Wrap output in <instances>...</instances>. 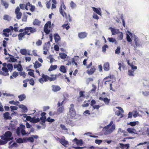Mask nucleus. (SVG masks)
Returning <instances> with one entry per match:
<instances>
[{"label": "nucleus", "mask_w": 149, "mask_h": 149, "mask_svg": "<svg viewBox=\"0 0 149 149\" xmlns=\"http://www.w3.org/2000/svg\"><path fill=\"white\" fill-rule=\"evenodd\" d=\"M99 100H103L104 102L106 105H109L110 100V99H108L107 97L104 98H103L102 97H99Z\"/></svg>", "instance_id": "obj_17"}, {"label": "nucleus", "mask_w": 149, "mask_h": 149, "mask_svg": "<svg viewBox=\"0 0 149 149\" xmlns=\"http://www.w3.org/2000/svg\"><path fill=\"white\" fill-rule=\"evenodd\" d=\"M85 92L84 91H80L79 92V96L77 98L78 101L81 102L83 101L86 97L84 93Z\"/></svg>", "instance_id": "obj_11"}, {"label": "nucleus", "mask_w": 149, "mask_h": 149, "mask_svg": "<svg viewBox=\"0 0 149 149\" xmlns=\"http://www.w3.org/2000/svg\"><path fill=\"white\" fill-rule=\"evenodd\" d=\"M119 34L118 36V38L120 40H122L123 37V34L122 32H119Z\"/></svg>", "instance_id": "obj_49"}, {"label": "nucleus", "mask_w": 149, "mask_h": 149, "mask_svg": "<svg viewBox=\"0 0 149 149\" xmlns=\"http://www.w3.org/2000/svg\"><path fill=\"white\" fill-rule=\"evenodd\" d=\"M108 40L109 42H113L116 41L115 39L113 38H109Z\"/></svg>", "instance_id": "obj_50"}, {"label": "nucleus", "mask_w": 149, "mask_h": 149, "mask_svg": "<svg viewBox=\"0 0 149 149\" xmlns=\"http://www.w3.org/2000/svg\"><path fill=\"white\" fill-rule=\"evenodd\" d=\"M29 71H31V72H28V74L29 75L33 77H35V76L34 75L33 72H34V70H33L31 69H29Z\"/></svg>", "instance_id": "obj_38"}, {"label": "nucleus", "mask_w": 149, "mask_h": 149, "mask_svg": "<svg viewBox=\"0 0 149 149\" xmlns=\"http://www.w3.org/2000/svg\"><path fill=\"white\" fill-rule=\"evenodd\" d=\"M92 8L94 11L98 15L100 16L101 15V10L100 8H96L94 7H92Z\"/></svg>", "instance_id": "obj_20"}, {"label": "nucleus", "mask_w": 149, "mask_h": 149, "mask_svg": "<svg viewBox=\"0 0 149 149\" xmlns=\"http://www.w3.org/2000/svg\"><path fill=\"white\" fill-rule=\"evenodd\" d=\"M70 7L72 9H73L76 6V4L73 1H71L70 3Z\"/></svg>", "instance_id": "obj_45"}, {"label": "nucleus", "mask_w": 149, "mask_h": 149, "mask_svg": "<svg viewBox=\"0 0 149 149\" xmlns=\"http://www.w3.org/2000/svg\"><path fill=\"white\" fill-rule=\"evenodd\" d=\"M120 146L119 147L122 149H129L130 147L129 144H124L122 143H119Z\"/></svg>", "instance_id": "obj_19"}, {"label": "nucleus", "mask_w": 149, "mask_h": 149, "mask_svg": "<svg viewBox=\"0 0 149 149\" xmlns=\"http://www.w3.org/2000/svg\"><path fill=\"white\" fill-rule=\"evenodd\" d=\"M113 124V121H111L109 124L104 127L102 129V132L104 135H107L111 133L115 128V125Z\"/></svg>", "instance_id": "obj_1"}, {"label": "nucleus", "mask_w": 149, "mask_h": 149, "mask_svg": "<svg viewBox=\"0 0 149 149\" xmlns=\"http://www.w3.org/2000/svg\"><path fill=\"white\" fill-rule=\"evenodd\" d=\"M18 97L19 98V101H21L25 99L26 98V97L24 94H23L18 96Z\"/></svg>", "instance_id": "obj_32"}, {"label": "nucleus", "mask_w": 149, "mask_h": 149, "mask_svg": "<svg viewBox=\"0 0 149 149\" xmlns=\"http://www.w3.org/2000/svg\"><path fill=\"white\" fill-rule=\"evenodd\" d=\"M88 33L86 32H81L78 33V36L81 39H84L87 37Z\"/></svg>", "instance_id": "obj_13"}, {"label": "nucleus", "mask_w": 149, "mask_h": 149, "mask_svg": "<svg viewBox=\"0 0 149 149\" xmlns=\"http://www.w3.org/2000/svg\"><path fill=\"white\" fill-rule=\"evenodd\" d=\"M18 68H17V70L19 71H22L23 70V68L22 66L21 65L19 64H18Z\"/></svg>", "instance_id": "obj_52"}, {"label": "nucleus", "mask_w": 149, "mask_h": 149, "mask_svg": "<svg viewBox=\"0 0 149 149\" xmlns=\"http://www.w3.org/2000/svg\"><path fill=\"white\" fill-rule=\"evenodd\" d=\"M40 121V119L39 118H37L36 119L34 118H32V120L31 122L33 123H37L38 122Z\"/></svg>", "instance_id": "obj_40"}, {"label": "nucleus", "mask_w": 149, "mask_h": 149, "mask_svg": "<svg viewBox=\"0 0 149 149\" xmlns=\"http://www.w3.org/2000/svg\"><path fill=\"white\" fill-rule=\"evenodd\" d=\"M96 102L95 100H92L91 101V103L90 104L91 105L92 107L94 106L96 104Z\"/></svg>", "instance_id": "obj_56"}, {"label": "nucleus", "mask_w": 149, "mask_h": 149, "mask_svg": "<svg viewBox=\"0 0 149 149\" xmlns=\"http://www.w3.org/2000/svg\"><path fill=\"white\" fill-rule=\"evenodd\" d=\"M74 105L73 104H71L70 105V107L69 111V115H70V118L72 119L76 115V111L74 108Z\"/></svg>", "instance_id": "obj_3"}, {"label": "nucleus", "mask_w": 149, "mask_h": 149, "mask_svg": "<svg viewBox=\"0 0 149 149\" xmlns=\"http://www.w3.org/2000/svg\"><path fill=\"white\" fill-rule=\"evenodd\" d=\"M20 108H22L23 110L25 112H26L27 111V107L23 105H21L19 107Z\"/></svg>", "instance_id": "obj_44"}, {"label": "nucleus", "mask_w": 149, "mask_h": 149, "mask_svg": "<svg viewBox=\"0 0 149 149\" xmlns=\"http://www.w3.org/2000/svg\"><path fill=\"white\" fill-rule=\"evenodd\" d=\"M103 68L104 70L106 71H108L109 70V63H105L104 65Z\"/></svg>", "instance_id": "obj_22"}, {"label": "nucleus", "mask_w": 149, "mask_h": 149, "mask_svg": "<svg viewBox=\"0 0 149 149\" xmlns=\"http://www.w3.org/2000/svg\"><path fill=\"white\" fill-rule=\"evenodd\" d=\"M127 131L130 134H132L134 133V131H135V130L133 128H128L127 130Z\"/></svg>", "instance_id": "obj_35"}, {"label": "nucleus", "mask_w": 149, "mask_h": 149, "mask_svg": "<svg viewBox=\"0 0 149 149\" xmlns=\"http://www.w3.org/2000/svg\"><path fill=\"white\" fill-rule=\"evenodd\" d=\"M46 121L52 123L54 122L55 120L51 118L50 117H48L46 119Z\"/></svg>", "instance_id": "obj_51"}, {"label": "nucleus", "mask_w": 149, "mask_h": 149, "mask_svg": "<svg viewBox=\"0 0 149 149\" xmlns=\"http://www.w3.org/2000/svg\"><path fill=\"white\" fill-rule=\"evenodd\" d=\"M118 65H119L118 69L120 70H121V68L122 67L123 69H124L125 68V66L124 64H122L121 63H118Z\"/></svg>", "instance_id": "obj_47"}, {"label": "nucleus", "mask_w": 149, "mask_h": 149, "mask_svg": "<svg viewBox=\"0 0 149 149\" xmlns=\"http://www.w3.org/2000/svg\"><path fill=\"white\" fill-rule=\"evenodd\" d=\"M46 118V116L45 117H41L40 119V120L42 122V123H45V120Z\"/></svg>", "instance_id": "obj_61"}, {"label": "nucleus", "mask_w": 149, "mask_h": 149, "mask_svg": "<svg viewBox=\"0 0 149 149\" xmlns=\"http://www.w3.org/2000/svg\"><path fill=\"white\" fill-rule=\"evenodd\" d=\"M3 67H6V66H7L9 71L10 72L13 70V65L12 64L10 63L7 64L6 63H3Z\"/></svg>", "instance_id": "obj_14"}, {"label": "nucleus", "mask_w": 149, "mask_h": 149, "mask_svg": "<svg viewBox=\"0 0 149 149\" xmlns=\"http://www.w3.org/2000/svg\"><path fill=\"white\" fill-rule=\"evenodd\" d=\"M33 64L34 67L36 69L40 67L42 65L41 64L37 61H36L35 63H33Z\"/></svg>", "instance_id": "obj_27"}, {"label": "nucleus", "mask_w": 149, "mask_h": 149, "mask_svg": "<svg viewBox=\"0 0 149 149\" xmlns=\"http://www.w3.org/2000/svg\"><path fill=\"white\" fill-rule=\"evenodd\" d=\"M12 135V133L10 131L6 132L3 136H1V139L5 141L8 142L12 139L13 138L11 137Z\"/></svg>", "instance_id": "obj_2"}, {"label": "nucleus", "mask_w": 149, "mask_h": 149, "mask_svg": "<svg viewBox=\"0 0 149 149\" xmlns=\"http://www.w3.org/2000/svg\"><path fill=\"white\" fill-rule=\"evenodd\" d=\"M27 141L31 143H33L34 142V139L33 137H29L27 138Z\"/></svg>", "instance_id": "obj_54"}, {"label": "nucleus", "mask_w": 149, "mask_h": 149, "mask_svg": "<svg viewBox=\"0 0 149 149\" xmlns=\"http://www.w3.org/2000/svg\"><path fill=\"white\" fill-rule=\"evenodd\" d=\"M62 26L64 28H65L67 30H68L70 28V26L69 25H68V24L67 23H66L65 24H63Z\"/></svg>", "instance_id": "obj_43"}, {"label": "nucleus", "mask_w": 149, "mask_h": 149, "mask_svg": "<svg viewBox=\"0 0 149 149\" xmlns=\"http://www.w3.org/2000/svg\"><path fill=\"white\" fill-rule=\"evenodd\" d=\"M41 75L42 77L39 79V82L43 84L45 82L49 81V77L48 75H45L43 73H42Z\"/></svg>", "instance_id": "obj_6"}, {"label": "nucleus", "mask_w": 149, "mask_h": 149, "mask_svg": "<svg viewBox=\"0 0 149 149\" xmlns=\"http://www.w3.org/2000/svg\"><path fill=\"white\" fill-rule=\"evenodd\" d=\"M79 57L78 56H75L72 59V63L73 65L74 64L75 65L77 66L78 65L77 62L79 61Z\"/></svg>", "instance_id": "obj_15"}, {"label": "nucleus", "mask_w": 149, "mask_h": 149, "mask_svg": "<svg viewBox=\"0 0 149 149\" xmlns=\"http://www.w3.org/2000/svg\"><path fill=\"white\" fill-rule=\"evenodd\" d=\"M17 143H23V141L22 139L21 138H19L17 139Z\"/></svg>", "instance_id": "obj_63"}, {"label": "nucleus", "mask_w": 149, "mask_h": 149, "mask_svg": "<svg viewBox=\"0 0 149 149\" xmlns=\"http://www.w3.org/2000/svg\"><path fill=\"white\" fill-rule=\"evenodd\" d=\"M31 6V5L30 3L28 2L25 4V9L28 10L30 8Z\"/></svg>", "instance_id": "obj_39"}, {"label": "nucleus", "mask_w": 149, "mask_h": 149, "mask_svg": "<svg viewBox=\"0 0 149 149\" xmlns=\"http://www.w3.org/2000/svg\"><path fill=\"white\" fill-rule=\"evenodd\" d=\"M120 18L122 20V22H123V25L124 27H125V21L123 17V15H122L120 17Z\"/></svg>", "instance_id": "obj_60"}, {"label": "nucleus", "mask_w": 149, "mask_h": 149, "mask_svg": "<svg viewBox=\"0 0 149 149\" xmlns=\"http://www.w3.org/2000/svg\"><path fill=\"white\" fill-rule=\"evenodd\" d=\"M120 47H118L117 49L115 50V53L119 54L120 53Z\"/></svg>", "instance_id": "obj_58"}, {"label": "nucleus", "mask_w": 149, "mask_h": 149, "mask_svg": "<svg viewBox=\"0 0 149 149\" xmlns=\"http://www.w3.org/2000/svg\"><path fill=\"white\" fill-rule=\"evenodd\" d=\"M57 67L58 66L57 65H51L50 66V67L48 71H51L53 70H54L57 69Z\"/></svg>", "instance_id": "obj_29"}, {"label": "nucleus", "mask_w": 149, "mask_h": 149, "mask_svg": "<svg viewBox=\"0 0 149 149\" xmlns=\"http://www.w3.org/2000/svg\"><path fill=\"white\" fill-rule=\"evenodd\" d=\"M60 126L62 130L66 131L68 130V129L66 128L65 126V125L62 124H61Z\"/></svg>", "instance_id": "obj_59"}, {"label": "nucleus", "mask_w": 149, "mask_h": 149, "mask_svg": "<svg viewBox=\"0 0 149 149\" xmlns=\"http://www.w3.org/2000/svg\"><path fill=\"white\" fill-rule=\"evenodd\" d=\"M108 48V46L107 45H104L102 47V51L104 52H105L106 50V48Z\"/></svg>", "instance_id": "obj_55"}, {"label": "nucleus", "mask_w": 149, "mask_h": 149, "mask_svg": "<svg viewBox=\"0 0 149 149\" xmlns=\"http://www.w3.org/2000/svg\"><path fill=\"white\" fill-rule=\"evenodd\" d=\"M10 114L9 112H7L4 113L3 114L4 117L7 119L10 120L11 119V116H9Z\"/></svg>", "instance_id": "obj_26"}, {"label": "nucleus", "mask_w": 149, "mask_h": 149, "mask_svg": "<svg viewBox=\"0 0 149 149\" xmlns=\"http://www.w3.org/2000/svg\"><path fill=\"white\" fill-rule=\"evenodd\" d=\"M52 91L53 92H56L60 90L61 88L58 85H52Z\"/></svg>", "instance_id": "obj_18"}, {"label": "nucleus", "mask_w": 149, "mask_h": 149, "mask_svg": "<svg viewBox=\"0 0 149 149\" xmlns=\"http://www.w3.org/2000/svg\"><path fill=\"white\" fill-rule=\"evenodd\" d=\"M59 11L63 17H65L67 20H68L69 22H71L72 20V18L70 16L69 14L68 16H67V14L64 11H63L62 9V7L61 6H60L59 8Z\"/></svg>", "instance_id": "obj_5"}, {"label": "nucleus", "mask_w": 149, "mask_h": 149, "mask_svg": "<svg viewBox=\"0 0 149 149\" xmlns=\"http://www.w3.org/2000/svg\"><path fill=\"white\" fill-rule=\"evenodd\" d=\"M29 79L28 81H29V83L32 86H33L34 84V81L33 79L31 78L30 79Z\"/></svg>", "instance_id": "obj_46"}, {"label": "nucleus", "mask_w": 149, "mask_h": 149, "mask_svg": "<svg viewBox=\"0 0 149 149\" xmlns=\"http://www.w3.org/2000/svg\"><path fill=\"white\" fill-rule=\"evenodd\" d=\"M20 53L23 55H26L27 54V52L26 49H21L20 50Z\"/></svg>", "instance_id": "obj_37"}, {"label": "nucleus", "mask_w": 149, "mask_h": 149, "mask_svg": "<svg viewBox=\"0 0 149 149\" xmlns=\"http://www.w3.org/2000/svg\"><path fill=\"white\" fill-rule=\"evenodd\" d=\"M29 79H26L23 81V83L24 84H23V86L24 87H26L27 86V82L28 81Z\"/></svg>", "instance_id": "obj_48"}, {"label": "nucleus", "mask_w": 149, "mask_h": 149, "mask_svg": "<svg viewBox=\"0 0 149 149\" xmlns=\"http://www.w3.org/2000/svg\"><path fill=\"white\" fill-rule=\"evenodd\" d=\"M51 22L48 21L46 23L44 27V32L47 35L49 34L50 32V30L48 29L49 26H50L51 25Z\"/></svg>", "instance_id": "obj_10"}, {"label": "nucleus", "mask_w": 149, "mask_h": 149, "mask_svg": "<svg viewBox=\"0 0 149 149\" xmlns=\"http://www.w3.org/2000/svg\"><path fill=\"white\" fill-rule=\"evenodd\" d=\"M96 68L94 66H93L91 68L86 71V73L89 75H91L93 74L95 72Z\"/></svg>", "instance_id": "obj_16"}, {"label": "nucleus", "mask_w": 149, "mask_h": 149, "mask_svg": "<svg viewBox=\"0 0 149 149\" xmlns=\"http://www.w3.org/2000/svg\"><path fill=\"white\" fill-rule=\"evenodd\" d=\"M24 31H27L28 33H33L37 31L36 29L34 27H25L24 29H20L19 30V31L20 33H23Z\"/></svg>", "instance_id": "obj_4"}, {"label": "nucleus", "mask_w": 149, "mask_h": 149, "mask_svg": "<svg viewBox=\"0 0 149 149\" xmlns=\"http://www.w3.org/2000/svg\"><path fill=\"white\" fill-rule=\"evenodd\" d=\"M41 23V22L38 19H36L33 22V24L34 25L39 26Z\"/></svg>", "instance_id": "obj_28"}, {"label": "nucleus", "mask_w": 149, "mask_h": 149, "mask_svg": "<svg viewBox=\"0 0 149 149\" xmlns=\"http://www.w3.org/2000/svg\"><path fill=\"white\" fill-rule=\"evenodd\" d=\"M9 103L11 104L16 105H18V104L19 103L18 101L15 102L13 100L10 101Z\"/></svg>", "instance_id": "obj_41"}, {"label": "nucleus", "mask_w": 149, "mask_h": 149, "mask_svg": "<svg viewBox=\"0 0 149 149\" xmlns=\"http://www.w3.org/2000/svg\"><path fill=\"white\" fill-rule=\"evenodd\" d=\"M20 9L19 7H16L15 9V13L16 15V17L17 19H20L22 15V13L20 12Z\"/></svg>", "instance_id": "obj_7"}, {"label": "nucleus", "mask_w": 149, "mask_h": 149, "mask_svg": "<svg viewBox=\"0 0 149 149\" xmlns=\"http://www.w3.org/2000/svg\"><path fill=\"white\" fill-rule=\"evenodd\" d=\"M31 33H28L26 31H24L23 33H20L18 35V40H23V38H24L25 35H30Z\"/></svg>", "instance_id": "obj_9"}, {"label": "nucleus", "mask_w": 149, "mask_h": 149, "mask_svg": "<svg viewBox=\"0 0 149 149\" xmlns=\"http://www.w3.org/2000/svg\"><path fill=\"white\" fill-rule=\"evenodd\" d=\"M64 110V108L63 106L60 107L57 110V112L58 113H63Z\"/></svg>", "instance_id": "obj_31"}, {"label": "nucleus", "mask_w": 149, "mask_h": 149, "mask_svg": "<svg viewBox=\"0 0 149 149\" xmlns=\"http://www.w3.org/2000/svg\"><path fill=\"white\" fill-rule=\"evenodd\" d=\"M42 43V42L41 40H39L37 41L36 42V45L38 46H40L41 45Z\"/></svg>", "instance_id": "obj_57"}, {"label": "nucleus", "mask_w": 149, "mask_h": 149, "mask_svg": "<svg viewBox=\"0 0 149 149\" xmlns=\"http://www.w3.org/2000/svg\"><path fill=\"white\" fill-rule=\"evenodd\" d=\"M19 7L22 10L25 9V5L24 4H19Z\"/></svg>", "instance_id": "obj_62"}, {"label": "nucleus", "mask_w": 149, "mask_h": 149, "mask_svg": "<svg viewBox=\"0 0 149 149\" xmlns=\"http://www.w3.org/2000/svg\"><path fill=\"white\" fill-rule=\"evenodd\" d=\"M138 123H139V122L138 121H136L131 122L129 123H128L127 124L131 125V126H134Z\"/></svg>", "instance_id": "obj_34"}, {"label": "nucleus", "mask_w": 149, "mask_h": 149, "mask_svg": "<svg viewBox=\"0 0 149 149\" xmlns=\"http://www.w3.org/2000/svg\"><path fill=\"white\" fill-rule=\"evenodd\" d=\"M54 37L55 41L56 42H58L60 40V37L57 33L54 34Z\"/></svg>", "instance_id": "obj_25"}, {"label": "nucleus", "mask_w": 149, "mask_h": 149, "mask_svg": "<svg viewBox=\"0 0 149 149\" xmlns=\"http://www.w3.org/2000/svg\"><path fill=\"white\" fill-rule=\"evenodd\" d=\"M110 29H111L112 34L113 35H115L119 33V30L118 29H116L111 27H110Z\"/></svg>", "instance_id": "obj_21"}, {"label": "nucleus", "mask_w": 149, "mask_h": 149, "mask_svg": "<svg viewBox=\"0 0 149 149\" xmlns=\"http://www.w3.org/2000/svg\"><path fill=\"white\" fill-rule=\"evenodd\" d=\"M134 42L136 46V47L134 46V47L135 48L137 47H140L141 45V44H140V42L138 39L135 38L134 39Z\"/></svg>", "instance_id": "obj_30"}, {"label": "nucleus", "mask_w": 149, "mask_h": 149, "mask_svg": "<svg viewBox=\"0 0 149 149\" xmlns=\"http://www.w3.org/2000/svg\"><path fill=\"white\" fill-rule=\"evenodd\" d=\"M76 143L77 145L81 146L83 144V141L81 139L78 140L77 142H76Z\"/></svg>", "instance_id": "obj_53"}, {"label": "nucleus", "mask_w": 149, "mask_h": 149, "mask_svg": "<svg viewBox=\"0 0 149 149\" xmlns=\"http://www.w3.org/2000/svg\"><path fill=\"white\" fill-rule=\"evenodd\" d=\"M56 140L58 141L60 143L64 146L68 144V141L65 139V137L63 136V138L61 139L57 137L56 139Z\"/></svg>", "instance_id": "obj_12"}, {"label": "nucleus", "mask_w": 149, "mask_h": 149, "mask_svg": "<svg viewBox=\"0 0 149 149\" xmlns=\"http://www.w3.org/2000/svg\"><path fill=\"white\" fill-rule=\"evenodd\" d=\"M59 70L60 71L63 73H65L66 72V70L65 67L64 65H61L60 67Z\"/></svg>", "instance_id": "obj_33"}, {"label": "nucleus", "mask_w": 149, "mask_h": 149, "mask_svg": "<svg viewBox=\"0 0 149 149\" xmlns=\"http://www.w3.org/2000/svg\"><path fill=\"white\" fill-rule=\"evenodd\" d=\"M134 70H129L128 71V74L130 76H134Z\"/></svg>", "instance_id": "obj_42"}, {"label": "nucleus", "mask_w": 149, "mask_h": 149, "mask_svg": "<svg viewBox=\"0 0 149 149\" xmlns=\"http://www.w3.org/2000/svg\"><path fill=\"white\" fill-rule=\"evenodd\" d=\"M51 77H49V81H54L56 80L57 77V74H51Z\"/></svg>", "instance_id": "obj_23"}, {"label": "nucleus", "mask_w": 149, "mask_h": 149, "mask_svg": "<svg viewBox=\"0 0 149 149\" xmlns=\"http://www.w3.org/2000/svg\"><path fill=\"white\" fill-rule=\"evenodd\" d=\"M59 55L61 58L62 59H65L67 56V55L64 53H60Z\"/></svg>", "instance_id": "obj_36"}, {"label": "nucleus", "mask_w": 149, "mask_h": 149, "mask_svg": "<svg viewBox=\"0 0 149 149\" xmlns=\"http://www.w3.org/2000/svg\"><path fill=\"white\" fill-rule=\"evenodd\" d=\"M1 4L5 7V8L6 9H7L8 8L9 4L6 1L1 0Z\"/></svg>", "instance_id": "obj_24"}, {"label": "nucleus", "mask_w": 149, "mask_h": 149, "mask_svg": "<svg viewBox=\"0 0 149 149\" xmlns=\"http://www.w3.org/2000/svg\"><path fill=\"white\" fill-rule=\"evenodd\" d=\"M2 71H0V74L4 76H8L9 75L8 73L9 70L8 68L6 67H3L1 69Z\"/></svg>", "instance_id": "obj_8"}, {"label": "nucleus", "mask_w": 149, "mask_h": 149, "mask_svg": "<svg viewBox=\"0 0 149 149\" xmlns=\"http://www.w3.org/2000/svg\"><path fill=\"white\" fill-rule=\"evenodd\" d=\"M27 17L26 15H24L22 18V21L23 22H26L27 21Z\"/></svg>", "instance_id": "obj_64"}]
</instances>
